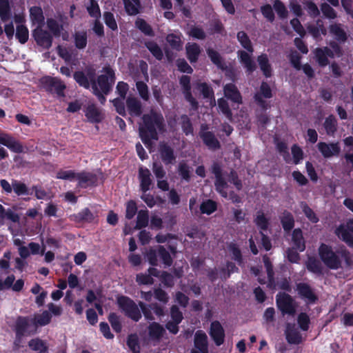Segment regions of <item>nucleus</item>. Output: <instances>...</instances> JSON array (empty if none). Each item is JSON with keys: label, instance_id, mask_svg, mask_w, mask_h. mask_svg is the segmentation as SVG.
Here are the masks:
<instances>
[{"label": "nucleus", "instance_id": "obj_1", "mask_svg": "<svg viewBox=\"0 0 353 353\" xmlns=\"http://www.w3.org/2000/svg\"><path fill=\"white\" fill-rule=\"evenodd\" d=\"M126 113L132 117L142 119V123L139 126V135L147 147H151L153 141L159 139V132L164 129V118L161 112L151 110L148 113L143 114V108L141 101L137 97L130 96L125 100Z\"/></svg>", "mask_w": 353, "mask_h": 353}, {"label": "nucleus", "instance_id": "obj_2", "mask_svg": "<svg viewBox=\"0 0 353 353\" xmlns=\"http://www.w3.org/2000/svg\"><path fill=\"white\" fill-rule=\"evenodd\" d=\"M236 38L241 46L248 51L239 50L237 52L239 61L243 65L246 72L252 74L256 69V65L249 54L254 52L252 42L248 34L244 31H239L237 33Z\"/></svg>", "mask_w": 353, "mask_h": 353}, {"label": "nucleus", "instance_id": "obj_3", "mask_svg": "<svg viewBox=\"0 0 353 353\" xmlns=\"http://www.w3.org/2000/svg\"><path fill=\"white\" fill-rule=\"evenodd\" d=\"M320 259L330 270H338L341 267V260L337 252L328 244L321 243L318 248Z\"/></svg>", "mask_w": 353, "mask_h": 353}, {"label": "nucleus", "instance_id": "obj_4", "mask_svg": "<svg viewBox=\"0 0 353 353\" xmlns=\"http://www.w3.org/2000/svg\"><path fill=\"white\" fill-rule=\"evenodd\" d=\"M117 303L125 315L134 321L138 322L141 319V313L138 305L130 297L120 295L117 298Z\"/></svg>", "mask_w": 353, "mask_h": 353}, {"label": "nucleus", "instance_id": "obj_5", "mask_svg": "<svg viewBox=\"0 0 353 353\" xmlns=\"http://www.w3.org/2000/svg\"><path fill=\"white\" fill-rule=\"evenodd\" d=\"M117 303L125 315L134 321L138 322L141 319V313L138 305L130 297L120 295L117 298Z\"/></svg>", "mask_w": 353, "mask_h": 353}, {"label": "nucleus", "instance_id": "obj_6", "mask_svg": "<svg viewBox=\"0 0 353 353\" xmlns=\"http://www.w3.org/2000/svg\"><path fill=\"white\" fill-rule=\"evenodd\" d=\"M117 303L125 315L134 321L138 322L141 319V313L138 305L130 297L120 295L117 298Z\"/></svg>", "mask_w": 353, "mask_h": 353}, {"label": "nucleus", "instance_id": "obj_7", "mask_svg": "<svg viewBox=\"0 0 353 353\" xmlns=\"http://www.w3.org/2000/svg\"><path fill=\"white\" fill-rule=\"evenodd\" d=\"M73 78L77 83L85 89L93 88L96 82V70L92 66L85 68V72L78 70L74 72Z\"/></svg>", "mask_w": 353, "mask_h": 353}, {"label": "nucleus", "instance_id": "obj_8", "mask_svg": "<svg viewBox=\"0 0 353 353\" xmlns=\"http://www.w3.org/2000/svg\"><path fill=\"white\" fill-rule=\"evenodd\" d=\"M13 330L18 338L34 335L37 332L36 329L32 327L31 318L28 316H18L16 319Z\"/></svg>", "mask_w": 353, "mask_h": 353}, {"label": "nucleus", "instance_id": "obj_9", "mask_svg": "<svg viewBox=\"0 0 353 353\" xmlns=\"http://www.w3.org/2000/svg\"><path fill=\"white\" fill-rule=\"evenodd\" d=\"M128 90L129 85L127 83L124 81L118 82L116 87V92L119 97L115 98L112 101L116 112L122 117H126L124 99L126 98Z\"/></svg>", "mask_w": 353, "mask_h": 353}, {"label": "nucleus", "instance_id": "obj_10", "mask_svg": "<svg viewBox=\"0 0 353 353\" xmlns=\"http://www.w3.org/2000/svg\"><path fill=\"white\" fill-rule=\"evenodd\" d=\"M105 74H100L96 79L97 85L100 91L108 94L112 90L115 81V74L110 67L105 68Z\"/></svg>", "mask_w": 353, "mask_h": 353}, {"label": "nucleus", "instance_id": "obj_11", "mask_svg": "<svg viewBox=\"0 0 353 353\" xmlns=\"http://www.w3.org/2000/svg\"><path fill=\"white\" fill-rule=\"evenodd\" d=\"M296 290L299 296L307 305H314L319 301V296L311 285L307 283L300 282L296 284Z\"/></svg>", "mask_w": 353, "mask_h": 353}, {"label": "nucleus", "instance_id": "obj_12", "mask_svg": "<svg viewBox=\"0 0 353 353\" xmlns=\"http://www.w3.org/2000/svg\"><path fill=\"white\" fill-rule=\"evenodd\" d=\"M278 309L284 314L294 315L296 312L293 298L287 293H279L276 296Z\"/></svg>", "mask_w": 353, "mask_h": 353}, {"label": "nucleus", "instance_id": "obj_13", "mask_svg": "<svg viewBox=\"0 0 353 353\" xmlns=\"http://www.w3.org/2000/svg\"><path fill=\"white\" fill-rule=\"evenodd\" d=\"M211 172L215 176L214 186L216 190L222 197L226 198L228 196V192L225 189L228 188V185L223 176L222 169L219 163H213L211 166Z\"/></svg>", "mask_w": 353, "mask_h": 353}, {"label": "nucleus", "instance_id": "obj_14", "mask_svg": "<svg viewBox=\"0 0 353 353\" xmlns=\"http://www.w3.org/2000/svg\"><path fill=\"white\" fill-rule=\"evenodd\" d=\"M335 234L349 247L353 248V219L340 224L335 230Z\"/></svg>", "mask_w": 353, "mask_h": 353}, {"label": "nucleus", "instance_id": "obj_15", "mask_svg": "<svg viewBox=\"0 0 353 353\" xmlns=\"http://www.w3.org/2000/svg\"><path fill=\"white\" fill-rule=\"evenodd\" d=\"M44 88L48 92H54L58 97H65V85L61 79L56 77H46L42 80Z\"/></svg>", "mask_w": 353, "mask_h": 353}, {"label": "nucleus", "instance_id": "obj_16", "mask_svg": "<svg viewBox=\"0 0 353 353\" xmlns=\"http://www.w3.org/2000/svg\"><path fill=\"white\" fill-rule=\"evenodd\" d=\"M32 37L38 46L46 50L51 48L53 38L52 34L47 30H43L41 27L38 26L32 30Z\"/></svg>", "mask_w": 353, "mask_h": 353}, {"label": "nucleus", "instance_id": "obj_17", "mask_svg": "<svg viewBox=\"0 0 353 353\" xmlns=\"http://www.w3.org/2000/svg\"><path fill=\"white\" fill-rule=\"evenodd\" d=\"M190 353H209L207 334L203 330H197L194 337V348Z\"/></svg>", "mask_w": 353, "mask_h": 353}, {"label": "nucleus", "instance_id": "obj_18", "mask_svg": "<svg viewBox=\"0 0 353 353\" xmlns=\"http://www.w3.org/2000/svg\"><path fill=\"white\" fill-rule=\"evenodd\" d=\"M209 334L216 346H220L225 341V330L219 321H214L210 324Z\"/></svg>", "mask_w": 353, "mask_h": 353}, {"label": "nucleus", "instance_id": "obj_19", "mask_svg": "<svg viewBox=\"0 0 353 353\" xmlns=\"http://www.w3.org/2000/svg\"><path fill=\"white\" fill-rule=\"evenodd\" d=\"M317 148L324 158L328 159L333 156H338L341 152V148L338 142L327 143L319 142Z\"/></svg>", "mask_w": 353, "mask_h": 353}, {"label": "nucleus", "instance_id": "obj_20", "mask_svg": "<svg viewBox=\"0 0 353 353\" xmlns=\"http://www.w3.org/2000/svg\"><path fill=\"white\" fill-rule=\"evenodd\" d=\"M77 179L79 186L83 188L88 186H96L98 183L97 175L90 172L82 171L77 173Z\"/></svg>", "mask_w": 353, "mask_h": 353}, {"label": "nucleus", "instance_id": "obj_21", "mask_svg": "<svg viewBox=\"0 0 353 353\" xmlns=\"http://www.w3.org/2000/svg\"><path fill=\"white\" fill-rule=\"evenodd\" d=\"M224 96L231 101L241 104L243 103L242 96L236 85L232 83H227L223 87Z\"/></svg>", "mask_w": 353, "mask_h": 353}, {"label": "nucleus", "instance_id": "obj_22", "mask_svg": "<svg viewBox=\"0 0 353 353\" xmlns=\"http://www.w3.org/2000/svg\"><path fill=\"white\" fill-rule=\"evenodd\" d=\"M199 135L209 150L215 151L221 148V143L212 132H199Z\"/></svg>", "mask_w": 353, "mask_h": 353}, {"label": "nucleus", "instance_id": "obj_23", "mask_svg": "<svg viewBox=\"0 0 353 353\" xmlns=\"http://www.w3.org/2000/svg\"><path fill=\"white\" fill-rule=\"evenodd\" d=\"M314 55L319 65L321 67H325L329 63L328 57H334V52L328 47L316 48Z\"/></svg>", "mask_w": 353, "mask_h": 353}, {"label": "nucleus", "instance_id": "obj_24", "mask_svg": "<svg viewBox=\"0 0 353 353\" xmlns=\"http://www.w3.org/2000/svg\"><path fill=\"white\" fill-rule=\"evenodd\" d=\"M151 173L147 168L140 167L139 168V179L140 181V189L142 192L146 193L152 184Z\"/></svg>", "mask_w": 353, "mask_h": 353}, {"label": "nucleus", "instance_id": "obj_25", "mask_svg": "<svg viewBox=\"0 0 353 353\" xmlns=\"http://www.w3.org/2000/svg\"><path fill=\"white\" fill-rule=\"evenodd\" d=\"M95 216L88 208H85L79 212L70 215V220L75 223H92L94 221Z\"/></svg>", "mask_w": 353, "mask_h": 353}, {"label": "nucleus", "instance_id": "obj_26", "mask_svg": "<svg viewBox=\"0 0 353 353\" xmlns=\"http://www.w3.org/2000/svg\"><path fill=\"white\" fill-rule=\"evenodd\" d=\"M159 152L163 162L165 165L173 164L176 160L174 150L167 143L160 145Z\"/></svg>", "mask_w": 353, "mask_h": 353}, {"label": "nucleus", "instance_id": "obj_27", "mask_svg": "<svg viewBox=\"0 0 353 353\" xmlns=\"http://www.w3.org/2000/svg\"><path fill=\"white\" fill-rule=\"evenodd\" d=\"M52 314L48 310H44L41 314H36L31 319L32 327L37 329L39 327H43L48 325L51 322Z\"/></svg>", "mask_w": 353, "mask_h": 353}, {"label": "nucleus", "instance_id": "obj_28", "mask_svg": "<svg viewBox=\"0 0 353 353\" xmlns=\"http://www.w3.org/2000/svg\"><path fill=\"white\" fill-rule=\"evenodd\" d=\"M88 120L92 123H99L103 120V115L95 104L88 105L85 111Z\"/></svg>", "mask_w": 353, "mask_h": 353}, {"label": "nucleus", "instance_id": "obj_29", "mask_svg": "<svg viewBox=\"0 0 353 353\" xmlns=\"http://www.w3.org/2000/svg\"><path fill=\"white\" fill-rule=\"evenodd\" d=\"M292 241L293 248L300 252L305 250V241L301 228H296L293 230L292 234Z\"/></svg>", "mask_w": 353, "mask_h": 353}, {"label": "nucleus", "instance_id": "obj_30", "mask_svg": "<svg viewBox=\"0 0 353 353\" xmlns=\"http://www.w3.org/2000/svg\"><path fill=\"white\" fill-rule=\"evenodd\" d=\"M285 339L288 343L299 345L302 342V336L300 332L294 326L288 325L285 331Z\"/></svg>", "mask_w": 353, "mask_h": 353}, {"label": "nucleus", "instance_id": "obj_31", "mask_svg": "<svg viewBox=\"0 0 353 353\" xmlns=\"http://www.w3.org/2000/svg\"><path fill=\"white\" fill-rule=\"evenodd\" d=\"M206 52L212 63L219 69L221 70H227V65L219 52L212 48H208Z\"/></svg>", "mask_w": 353, "mask_h": 353}, {"label": "nucleus", "instance_id": "obj_32", "mask_svg": "<svg viewBox=\"0 0 353 353\" xmlns=\"http://www.w3.org/2000/svg\"><path fill=\"white\" fill-rule=\"evenodd\" d=\"M148 329L149 336L153 341H160L165 333L164 327L157 322L151 323Z\"/></svg>", "mask_w": 353, "mask_h": 353}, {"label": "nucleus", "instance_id": "obj_33", "mask_svg": "<svg viewBox=\"0 0 353 353\" xmlns=\"http://www.w3.org/2000/svg\"><path fill=\"white\" fill-rule=\"evenodd\" d=\"M263 261L264 263V266L266 269L267 276H268V288L270 289H275L276 288V281L274 278V272L273 270V265L270 258L267 255H264L263 256Z\"/></svg>", "mask_w": 353, "mask_h": 353}, {"label": "nucleus", "instance_id": "obj_34", "mask_svg": "<svg viewBox=\"0 0 353 353\" xmlns=\"http://www.w3.org/2000/svg\"><path fill=\"white\" fill-rule=\"evenodd\" d=\"M329 30L330 34H332L335 39L340 42L344 43L347 39V34L344 29L342 28V25L341 23H332L329 26Z\"/></svg>", "mask_w": 353, "mask_h": 353}, {"label": "nucleus", "instance_id": "obj_35", "mask_svg": "<svg viewBox=\"0 0 353 353\" xmlns=\"http://www.w3.org/2000/svg\"><path fill=\"white\" fill-rule=\"evenodd\" d=\"M257 62L263 74L266 78L271 77L272 76V68L268 55L266 54H261L258 56Z\"/></svg>", "mask_w": 353, "mask_h": 353}, {"label": "nucleus", "instance_id": "obj_36", "mask_svg": "<svg viewBox=\"0 0 353 353\" xmlns=\"http://www.w3.org/2000/svg\"><path fill=\"white\" fill-rule=\"evenodd\" d=\"M186 57L191 63L197 62L201 50L196 43H188L185 46Z\"/></svg>", "mask_w": 353, "mask_h": 353}, {"label": "nucleus", "instance_id": "obj_37", "mask_svg": "<svg viewBox=\"0 0 353 353\" xmlns=\"http://www.w3.org/2000/svg\"><path fill=\"white\" fill-rule=\"evenodd\" d=\"M280 221L283 230L286 232H289L294 227L295 221L294 216L290 212L286 210L283 212V214L280 217Z\"/></svg>", "mask_w": 353, "mask_h": 353}, {"label": "nucleus", "instance_id": "obj_38", "mask_svg": "<svg viewBox=\"0 0 353 353\" xmlns=\"http://www.w3.org/2000/svg\"><path fill=\"white\" fill-rule=\"evenodd\" d=\"M337 120L333 114L325 118L323 127L327 135L333 136L337 130Z\"/></svg>", "mask_w": 353, "mask_h": 353}, {"label": "nucleus", "instance_id": "obj_39", "mask_svg": "<svg viewBox=\"0 0 353 353\" xmlns=\"http://www.w3.org/2000/svg\"><path fill=\"white\" fill-rule=\"evenodd\" d=\"M12 17V9L8 0H0V19L3 22Z\"/></svg>", "mask_w": 353, "mask_h": 353}, {"label": "nucleus", "instance_id": "obj_40", "mask_svg": "<svg viewBox=\"0 0 353 353\" xmlns=\"http://www.w3.org/2000/svg\"><path fill=\"white\" fill-rule=\"evenodd\" d=\"M12 188L14 192L17 196H29L32 195V192L30 191V189L27 187V185L18 180H12Z\"/></svg>", "mask_w": 353, "mask_h": 353}, {"label": "nucleus", "instance_id": "obj_41", "mask_svg": "<svg viewBox=\"0 0 353 353\" xmlns=\"http://www.w3.org/2000/svg\"><path fill=\"white\" fill-rule=\"evenodd\" d=\"M135 26L146 36L154 37V32L151 26L143 19L138 18L135 21Z\"/></svg>", "mask_w": 353, "mask_h": 353}, {"label": "nucleus", "instance_id": "obj_42", "mask_svg": "<svg viewBox=\"0 0 353 353\" xmlns=\"http://www.w3.org/2000/svg\"><path fill=\"white\" fill-rule=\"evenodd\" d=\"M166 41L169 43L172 49L180 51L183 48V43L181 35L176 34H168L166 37Z\"/></svg>", "mask_w": 353, "mask_h": 353}, {"label": "nucleus", "instance_id": "obj_43", "mask_svg": "<svg viewBox=\"0 0 353 353\" xmlns=\"http://www.w3.org/2000/svg\"><path fill=\"white\" fill-rule=\"evenodd\" d=\"M228 249L232 254V259L236 261L239 265H243V258L239 246L236 243H231L228 245Z\"/></svg>", "mask_w": 353, "mask_h": 353}, {"label": "nucleus", "instance_id": "obj_44", "mask_svg": "<svg viewBox=\"0 0 353 353\" xmlns=\"http://www.w3.org/2000/svg\"><path fill=\"white\" fill-rule=\"evenodd\" d=\"M254 222L260 231L263 232L268 229L270 225L268 219L265 217L264 213L261 211L257 212Z\"/></svg>", "mask_w": 353, "mask_h": 353}, {"label": "nucleus", "instance_id": "obj_45", "mask_svg": "<svg viewBox=\"0 0 353 353\" xmlns=\"http://www.w3.org/2000/svg\"><path fill=\"white\" fill-rule=\"evenodd\" d=\"M74 46L77 48L84 49L88 43V34L86 31L77 32L74 35Z\"/></svg>", "mask_w": 353, "mask_h": 353}, {"label": "nucleus", "instance_id": "obj_46", "mask_svg": "<svg viewBox=\"0 0 353 353\" xmlns=\"http://www.w3.org/2000/svg\"><path fill=\"white\" fill-rule=\"evenodd\" d=\"M16 38L21 44L26 43L28 41L29 31L26 26L20 24L16 28Z\"/></svg>", "mask_w": 353, "mask_h": 353}, {"label": "nucleus", "instance_id": "obj_47", "mask_svg": "<svg viewBox=\"0 0 353 353\" xmlns=\"http://www.w3.org/2000/svg\"><path fill=\"white\" fill-rule=\"evenodd\" d=\"M30 17L33 22L39 24H43L44 22L43 12L39 6H32L30 8Z\"/></svg>", "mask_w": 353, "mask_h": 353}, {"label": "nucleus", "instance_id": "obj_48", "mask_svg": "<svg viewBox=\"0 0 353 353\" xmlns=\"http://www.w3.org/2000/svg\"><path fill=\"white\" fill-rule=\"evenodd\" d=\"M217 210V203L212 199H208L201 203L200 210L202 214L210 215Z\"/></svg>", "mask_w": 353, "mask_h": 353}, {"label": "nucleus", "instance_id": "obj_49", "mask_svg": "<svg viewBox=\"0 0 353 353\" xmlns=\"http://www.w3.org/2000/svg\"><path fill=\"white\" fill-rule=\"evenodd\" d=\"M145 47L151 54L159 61L162 60L163 53L159 46L154 41H147L145 43Z\"/></svg>", "mask_w": 353, "mask_h": 353}, {"label": "nucleus", "instance_id": "obj_50", "mask_svg": "<svg viewBox=\"0 0 353 353\" xmlns=\"http://www.w3.org/2000/svg\"><path fill=\"white\" fill-rule=\"evenodd\" d=\"M301 208L303 214L310 222L312 223H316L319 221L318 216L307 203L304 201L301 202Z\"/></svg>", "mask_w": 353, "mask_h": 353}, {"label": "nucleus", "instance_id": "obj_51", "mask_svg": "<svg viewBox=\"0 0 353 353\" xmlns=\"http://www.w3.org/2000/svg\"><path fill=\"white\" fill-rule=\"evenodd\" d=\"M149 215L148 211L146 210H141L139 211L135 228L137 230L145 228L148 225Z\"/></svg>", "mask_w": 353, "mask_h": 353}, {"label": "nucleus", "instance_id": "obj_52", "mask_svg": "<svg viewBox=\"0 0 353 353\" xmlns=\"http://www.w3.org/2000/svg\"><path fill=\"white\" fill-rule=\"evenodd\" d=\"M306 267L308 271L312 273L317 274L322 273V265L321 262L314 257H309L306 263Z\"/></svg>", "mask_w": 353, "mask_h": 353}, {"label": "nucleus", "instance_id": "obj_53", "mask_svg": "<svg viewBox=\"0 0 353 353\" xmlns=\"http://www.w3.org/2000/svg\"><path fill=\"white\" fill-rule=\"evenodd\" d=\"M124 8L126 13L130 16L137 15L140 12L141 9V4L137 5L132 2L130 0H123Z\"/></svg>", "mask_w": 353, "mask_h": 353}, {"label": "nucleus", "instance_id": "obj_54", "mask_svg": "<svg viewBox=\"0 0 353 353\" xmlns=\"http://www.w3.org/2000/svg\"><path fill=\"white\" fill-rule=\"evenodd\" d=\"M331 6L327 3H322L320 5V8L325 18L333 20L337 18V12Z\"/></svg>", "mask_w": 353, "mask_h": 353}, {"label": "nucleus", "instance_id": "obj_55", "mask_svg": "<svg viewBox=\"0 0 353 353\" xmlns=\"http://www.w3.org/2000/svg\"><path fill=\"white\" fill-rule=\"evenodd\" d=\"M181 125L183 133L186 136L193 134L194 128L190 119L187 114H182L181 116Z\"/></svg>", "mask_w": 353, "mask_h": 353}, {"label": "nucleus", "instance_id": "obj_56", "mask_svg": "<svg viewBox=\"0 0 353 353\" xmlns=\"http://www.w3.org/2000/svg\"><path fill=\"white\" fill-rule=\"evenodd\" d=\"M158 256L165 266L170 267L172 265L173 259L169 252L163 245H160L158 248Z\"/></svg>", "mask_w": 353, "mask_h": 353}, {"label": "nucleus", "instance_id": "obj_57", "mask_svg": "<svg viewBox=\"0 0 353 353\" xmlns=\"http://www.w3.org/2000/svg\"><path fill=\"white\" fill-rule=\"evenodd\" d=\"M127 345L132 353H140L139 339L136 334H131L128 335L127 339Z\"/></svg>", "mask_w": 353, "mask_h": 353}, {"label": "nucleus", "instance_id": "obj_58", "mask_svg": "<svg viewBox=\"0 0 353 353\" xmlns=\"http://www.w3.org/2000/svg\"><path fill=\"white\" fill-rule=\"evenodd\" d=\"M308 15L312 18H316L320 15V10L316 4L312 0H307L303 3Z\"/></svg>", "mask_w": 353, "mask_h": 353}, {"label": "nucleus", "instance_id": "obj_59", "mask_svg": "<svg viewBox=\"0 0 353 353\" xmlns=\"http://www.w3.org/2000/svg\"><path fill=\"white\" fill-rule=\"evenodd\" d=\"M48 29L51 31L54 37H59L61 34L63 26L60 25L54 19L48 18L46 21Z\"/></svg>", "mask_w": 353, "mask_h": 353}, {"label": "nucleus", "instance_id": "obj_60", "mask_svg": "<svg viewBox=\"0 0 353 353\" xmlns=\"http://www.w3.org/2000/svg\"><path fill=\"white\" fill-rule=\"evenodd\" d=\"M218 107L220 111L225 116V117L231 121L232 119V112L229 106L228 101L223 98H221L218 99Z\"/></svg>", "mask_w": 353, "mask_h": 353}, {"label": "nucleus", "instance_id": "obj_61", "mask_svg": "<svg viewBox=\"0 0 353 353\" xmlns=\"http://www.w3.org/2000/svg\"><path fill=\"white\" fill-rule=\"evenodd\" d=\"M113 330L117 333H120L122 330V325L119 316L114 312H111L108 317Z\"/></svg>", "mask_w": 353, "mask_h": 353}, {"label": "nucleus", "instance_id": "obj_62", "mask_svg": "<svg viewBox=\"0 0 353 353\" xmlns=\"http://www.w3.org/2000/svg\"><path fill=\"white\" fill-rule=\"evenodd\" d=\"M178 172L179 174L180 175L182 179L185 180L187 182H189L190 181V168L185 161L179 163L178 167Z\"/></svg>", "mask_w": 353, "mask_h": 353}, {"label": "nucleus", "instance_id": "obj_63", "mask_svg": "<svg viewBox=\"0 0 353 353\" xmlns=\"http://www.w3.org/2000/svg\"><path fill=\"white\" fill-rule=\"evenodd\" d=\"M136 88L139 92L140 97L145 101H148L150 98L149 90L147 84L142 81H139L136 83Z\"/></svg>", "mask_w": 353, "mask_h": 353}, {"label": "nucleus", "instance_id": "obj_64", "mask_svg": "<svg viewBox=\"0 0 353 353\" xmlns=\"http://www.w3.org/2000/svg\"><path fill=\"white\" fill-rule=\"evenodd\" d=\"M198 89L205 99H214L212 88L205 82L198 84Z\"/></svg>", "mask_w": 353, "mask_h": 353}]
</instances>
